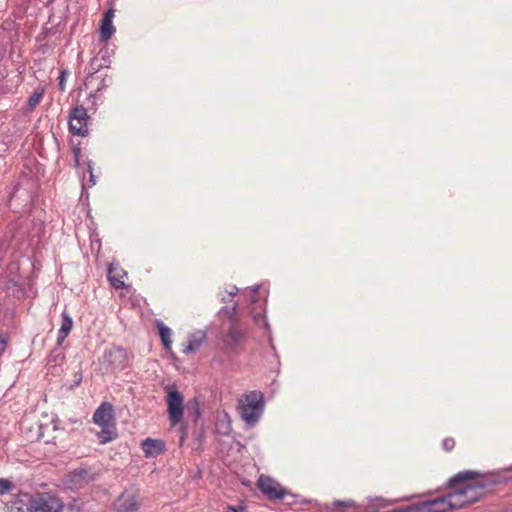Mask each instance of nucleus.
<instances>
[{"mask_svg": "<svg viewBox=\"0 0 512 512\" xmlns=\"http://www.w3.org/2000/svg\"><path fill=\"white\" fill-rule=\"evenodd\" d=\"M450 492L433 500L414 505L415 512H448L479 501L487 487L485 478L476 471H462L448 481Z\"/></svg>", "mask_w": 512, "mask_h": 512, "instance_id": "obj_1", "label": "nucleus"}, {"mask_svg": "<svg viewBox=\"0 0 512 512\" xmlns=\"http://www.w3.org/2000/svg\"><path fill=\"white\" fill-rule=\"evenodd\" d=\"M93 421L101 427L97 436L102 444L117 438L118 432L114 418L113 406L108 402H103L94 412Z\"/></svg>", "mask_w": 512, "mask_h": 512, "instance_id": "obj_2", "label": "nucleus"}, {"mask_svg": "<svg viewBox=\"0 0 512 512\" xmlns=\"http://www.w3.org/2000/svg\"><path fill=\"white\" fill-rule=\"evenodd\" d=\"M264 410L263 394L260 391H251L239 400V412L242 419L254 425Z\"/></svg>", "mask_w": 512, "mask_h": 512, "instance_id": "obj_3", "label": "nucleus"}, {"mask_svg": "<svg viewBox=\"0 0 512 512\" xmlns=\"http://www.w3.org/2000/svg\"><path fill=\"white\" fill-rule=\"evenodd\" d=\"M237 306V303H234L231 309L225 310V314L231 323L227 332L222 337L224 349L234 353L239 352L241 344L244 341V332L236 320Z\"/></svg>", "mask_w": 512, "mask_h": 512, "instance_id": "obj_4", "label": "nucleus"}, {"mask_svg": "<svg viewBox=\"0 0 512 512\" xmlns=\"http://www.w3.org/2000/svg\"><path fill=\"white\" fill-rule=\"evenodd\" d=\"M63 501L51 493H38L29 500V512H63Z\"/></svg>", "mask_w": 512, "mask_h": 512, "instance_id": "obj_5", "label": "nucleus"}, {"mask_svg": "<svg viewBox=\"0 0 512 512\" xmlns=\"http://www.w3.org/2000/svg\"><path fill=\"white\" fill-rule=\"evenodd\" d=\"M142 505V498L138 490L130 488L124 490L114 501L115 512H139Z\"/></svg>", "mask_w": 512, "mask_h": 512, "instance_id": "obj_6", "label": "nucleus"}, {"mask_svg": "<svg viewBox=\"0 0 512 512\" xmlns=\"http://www.w3.org/2000/svg\"><path fill=\"white\" fill-rule=\"evenodd\" d=\"M89 116L83 106L74 107L69 114V131L73 135L85 137L88 135Z\"/></svg>", "mask_w": 512, "mask_h": 512, "instance_id": "obj_7", "label": "nucleus"}, {"mask_svg": "<svg viewBox=\"0 0 512 512\" xmlns=\"http://www.w3.org/2000/svg\"><path fill=\"white\" fill-rule=\"evenodd\" d=\"M257 486L269 500H281L288 494L278 481L267 475L259 477Z\"/></svg>", "mask_w": 512, "mask_h": 512, "instance_id": "obj_8", "label": "nucleus"}, {"mask_svg": "<svg viewBox=\"0 0 512 512\" xmlns=\"http://www.w3.org/2000/svg\"><path fill=\"white\" fill-rule=\"evenodd\" d=\"M166 401L171 424L180 423L183 419V396L177 390H169Z\"/></svg>", "mask_w": 512, "mask_h": 512, "instance_id": "obj_9", "label": "nucleus"}, {"mask_svg": "<svg viewBox=\"0 0 512 512\" xmlns=\"http://www.w3.org/2000/svg\"><path fill=\"white\" fill-rule=\"evenodd\" d=\"M114 18V10L109 9L103 15L100 24V40L102 42H107L115 32V27L113 26L112 20Z\"/></svg>", "mask_w": 512, "mask_h": 512, "instance_id": "obj_10", "label": "nucleus"}, {"mask_svg": "<svg viewBox=\"0 0 512 512\" xmlns=\"http://www.w3.org/2000/svg\"><path fill=\"white\" fill-rule=\"evenodd\" d=\"M106 361L113 369H123L126 363V353L120 347L111 348L106 354Z\"/></svg>", "mask_w": 512, "mask_h": 512, "instance_id": "obj_11", "label": "nucleus"}, {"mask_svg": "<svg viewBox=\"0 0 512 512\" xmlns=\"http://www.w3.org/2000/svg\"><path fill=\"white\" fill-rule=\"evenodd\" d=\"M206 339V334L204 331L198 330L192 333L187 341V345H185L183 352L184 353H192L197 351L203 344Z\"/></svg>", "mask_w": 512, "mask_h": 512, "instance_id": "obj_12", "label": "nucleus"}, {"mask_svg": "<svg viewBox=\"0 0 512 512\" xmlns=\"http://www.w3.org/2000/svg\"><path fill=\"white\" fill-rule=\"evenodd\" d=\"M141 446L147 457L157 456L164 451V443L157 439L147 438Z\"/></svg>", "mask_w": 512, "mask_h": 512, "instance_id": "obj_13", "label": "nucleus"}, {"mask_svg": "<svg viewBox=\"0 0 512 512\" xmlns=\"http://www.w3.org/2000/svg\"><path fill=\"white\" fill-rule=\"evenodd\" d=\"M73 328V320L67 312L62 313V323L58 332L57 343L61 345Z\"/></svg>", "mask_w": 512, "mask_h": 512, "instance_id": "obj_14", "label": "nucleus"}, {"mask_svg": "<svg viewBox=\"0 0 512 512\" xmlns=\"http://www.w3.org/2000/svg\"><path fill=\"white\" fill-rule=\"evenodd\" d=\"M124 277H126V273L123 271H118L116 269H109L108 271V279L111 285L116 289L125 287Z\"/></svg>", "mask_w": 512, "mask_h": 512, "instance_id": "obj_15", "label": "nucleus"}, {"mask_svg": "<svg viewBox=\"0 0 512 512\" xmlns=\"http://www.w3.org/2000/svg\"><path fill=\"white\" fill-rule=\"evenodd\" d=\"M45 90L44 88H37L34 93L29 97L27 107L30 111H33L42 101Z\"/></svg>", "mask_w": 512, "mask_h": 512, "instance_id": "obj_16", "label": "nucleus"}, {"mask_svg": "<svg viewBox=\"0 0 512 512\" xmlns=\"http://www.w3.org/2000/svg\"><path fill=\"white\" fill-rule=\"evenodd\" d=\"M159 328V335L161 338V341L165 347V349L169 350L171 348V329L167 326H164L163 324L158 325Z\"/></svg>", "mask_w": 512, "mask_h": 512, "instance_id": "obj_17", "label": "nucleus"}, {"mask_svg": "<svg viewBox=\"0 0 512 512\" xmlns=\"http://www.w3.org/2000/svg\"><path fill=\"white\" fill-rule=\"evenodd\" d=\"M333 506L340 512H345L347 508L354 507L353 501H335Z\"/></svg>", "mask_w": 512, "mask_h": 512, "instance_id": "obj_18", "label": "nucleus"}, {"mask_svg": "<svg viewBox=\"0 0 512 512\" xmlns=\"http://www.w3.org/2000/svg\"><path fill=\"white\" fill-rule=\"evenodd\" d=\"M456 442L452 437H446L442 442V447L446 452H450L454 449Z\"/></svg>", "mask_w": 512, "mask_h": 512, "instance_id": "obj_19", "label": "nucleus"}, {"mask_svg": "<svg viewBox=\"0 0 512 512\" xmlns=\"http://www.w3.org/2000/svg\"><path fill=\"white\" fill-rule=\"evenodd\" d=\"M13 485L7 479H0V495L8 493L11 491Z\"/></svg>", "mask_w": 512, "mask_h": 512, "instance_id": "obj_20", "label": "nucleus"}, {"mask_svg": "<svg viewBox=\"0 0 512 512\" xmlns=\"http://www.w3.org/2000/svg\"><path fill=\"white\" fill-rule=\"evenodd\" d=\"M68 75V71L63 69L60 71V76H59V89L64 92L65 91V80H66V77Z\"/></svg>", "mask_w": 512, "mask_h": 512, "instance_id": "obj_21", "label": "nucleus"}, {"mask_svg": "<svg viewBox=\"0 0 512 512\" xmlns=\"http://www.w3.org/2000/svg\"><path fill=\"white\" fill-rule=\"evenodd\" d=\"M224 291L228 295V297H234L238 292V288L234 285H229L228 287L225 288Z\"/></svg>", "mask_w": 512, "mask_h": 512, "instance_id": "obj_22", "label": "nucleus"}, {"mask_svg": "<svg viewBox=\"0 0 512 512\" xmlns=\"http://www.w3.org/2000/svg\"><path fill=\"white\" fill-rule=\"evenodd\" d=\"M6 347L7 340L3 336H0V356L4 353Z\"/></svg>", "mask_w": 512, "mask_h": 512, "instance_id": "obj_23", "label": "nucleus"}, {"mask_svg": "<svg viewBox=\"0 0 512 512\" xmlns=\"http://www.w3.org/2000/svg\"><path fill=\"white\" fill-rule=\"evenodd\" d=\"M245 508L243 506H239V507H233V506H228L227 507V512H244Z\"/></svg>", "mask_w": 512, "mask_h": 512, "instance_id": "obj_24", "label": "nucleus"}, {"mask_svg": "<svg viewBox=\"0 0 512 512\" xmlns=\"http://www.w3.org/2000/svg\"><path fill=\"white\" fill-rule=\"evenodd\" d=\"M219 295H220V299H221L222 302L231 301L232 298H233V297H228V295L225 293V291L220 292Z\"/></svg>", "mask_w": 512, "mask_h": 512, "instance_id": "obj_25", "label": "nucleus"}, {"mask_svg": "<svg viewBox=\"0 0 512 512\" xmlns=\"http://www.w3.org/2000/svg\"><path fill=\"white\" fill-rule=\"evenodd\" d=\"M253 316H254V318H255L256 320H259V319H261V318H262V316H263V315H262V313H261V312H258V313H254V312H253Z\"/></svg>", "mask_w": 512, "mask_h": 512, "instance_id": "obj_26", "label": "nucleus"}, {"mask_svg": "<svg viewBox=\"0 0 512 512\" xmlns=\"http://www.w3.org/2000/svg\"><path fill=\"white\" fill-rule=\"evenodd\" d=\"M79 153H80V149H75L74 150V154H75V158H76V162L78 163V156H79Z\"/></svg>", "mask_w": 512, "mask_h": 512, "instance_id": "obj_27", "label": "nucleus"}]
</instances>
